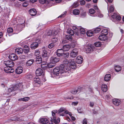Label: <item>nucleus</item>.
Returning a JSON list of instances; mask_svg holds the SVG:
<instances>
[{
	"label": "nucleus",
	"mask_w": 124,
	"mask_h": 124,
	"mask_svg": "<svg viewBox=\"0 0 124 124\" xmlns=\"http://www.w3.org/2000/svg\"><path fill=\"white\" fill-rule=\"evenodd\" d=\"M65 66L63 64H61L59 67H57L53 70V73L54 75L58 76L61 74L63 76H67L69 74V72L66 70H65Z\"/></svg>",
	"instance_id": "1"
},
{
	"label": "nucleus",
	"mask_w": 124,
	"mask_h": 124,
	"mask_svg": "<svg viewBox=\"0 0 124 124\" xmlns=\"http://www.w3.org/2000/svg\"><path fill=\"white\" fill-rule=\"evenodd\" d=\"M66 110L64 108H61L57 112L56 110L53 111L52 112V117H51V119L54 122L55 124H57L60 121V119L59 118H58L56 119V118L55 116V114L57 113L58 114H60L62 112Z\"/></svg>",
	"instance_id": "2"
},
{
	"label": "nucleus",
	"mask_w": 124,
	"mask_h": 124,
	"mask_svg": "<svg viewBox=\"0 0 124 124\" xmlns=\"http://www.w3.org/2000/svg\"><path fill=\"white\" fill-rule=\"evenodd\" d=\"M111 20L114 22L116 23V21H120L121 19V17L117 15L116 13H114L111 16Z\"/></svg>",
	"instance_id": "3"
},
{
	"label": "nucleus",
	"mask_w": 124,
	"mask_h": 124,
	"mask_svg": "<svg viewBox=\"0 0 124 124\" xmlns=\"http://www.w3.org/2000/svg\"><path fill=\"white\" fill-rule=\"evenodd\" d=\"M40 43V39L39 38L36 40V42L32 43L31 45V47L32 49L36 48L38 46V44Z\"/></svg>",
	"instance_id": "4"
},
{
	"label": "nucleus",
	"mask_w": 124,
	"mask_h": 124,
	"mask_svg": "<svg viewBox=\"0 0 124 124\" xmlns=\"http://www.w3.org/2000/svg\"><path fill=\"white\" fill-rule=\"evenodd\" d=\"M78 54V49L74 48L71 51L70 54V56L72 57H76Z\"/></svg>",
	"instance_id": "5"
},
{
	"label": "nucleus",
	"mask_w": 124,
	"mask_h": 124,
	"mask_svg": "<svg viewBox=\"0 0 124 124\" xmlns=\"http://www.w3.org/2000/svg\"><path fill=\"white\" fill-rule=\"evenodd\" d=\"M12 67L6 66L4 68V70L7 73H13L14 72V70Z\"/></svg>",
	"instance_id": "6"
},
{
	"label": "nucleus",
	"mask_w": 124,
	"mask_h": 124,
	"mask_svg": "<svg viewBox=\"0 0 124 124\" xmlns=\"http://www.w3.org/2000/svg\"><path fill=\"white\" fill-rule=\"evenodd\" d=\"M69 63L70 66L71 68L73 69H75L76 68V64L74 60L71 59H70L69 60Z\"/></svg>",
	"instance_id": "7"
},
{
	"label": "nucleus",
	"mask_w": 124,
	"mask_h": 124,
	"mask_svg": "<svg viewBox=\"0 0 124 124\" xmlns=\"http://www.w3.org/2000/svg\"><path fill=\"white\" fill-rule=\"evenodd\" d=\"M39 122L42 124H46L48 122V120L45 117L41 118L39 120Z\"/></svg>",
	"instance_id": "8"
},
{
	"label": "nucleus",
	"mask_w": 124,
	"mask_h": 124,
	"mask_svg": "<svg viewBox=\"0 0 124 124\" xmlns=\"http://www.w3.org/2000/svg\"><path fill=\"white\" fill-rule=\"evenodd\" d=\"M4 64L6 66L13 67L14 66V63L12 60L5 61L4 62Z\"/></svg>",
	"instance_id": "9"
},
{
	"label": "nucleus",
	"mask_w": 124,
	"mask_h": 124,
	"mask_svg": "<svg viewBox=\"0 0 124 124\" xmlns=\"http://www.w3.org/2000/svg\"><path fill=\"white\" fill-rule=\"evenodd\" d=\"M113 103L116 106H118L121 104V101L117 99H114L112 100Z\"/></svg>",
	"instance_id": "10"
},
{
	"label": "nucleus",
	"mask_w": 124,
	"mask_h": 124,
	"mask_svg": "<svg viewBox=\"0 0 124 124\" xmlns=\"http://www.w3.org/2000/svg\"><path fill=\"white\" fill-rule=\"evenodd\" d=\"M9 57L12 61H14L17 59V56L14 53L10 54L9 56Z\"/></svg>",
	"instance_id": "11"
},
{
	"label": "nucleus",
	"mask_w": 124,
	"mask_h": 124,
	"mask_svg": "<svg viewBox=\"0 0 124 124\" xmlns=\"http://www.w3.org/2000/svg\"><path fill=\"white\" fill-rule=\"evenodd\" d=\"M43 73V71L40 68L38 69L36 71V74L37 76H40Z\"/></svg>",
	"instance_id": "12"
},
{
	"label": "nucleus",
	"mask_w": 124,
	"mask_h": 124,
	"mask_svg": "<svg viewBox=\"0 0 124 124\" xmlns=\"http://www.w3.org/2000/svg\"><path fill=\"white\" fill-rule=\"evenodd\" d=\"M50 60L51 62L55 64L56 63L59 61V58L55 57H52L51 58Z\"/></svg>",
	"instance_id": "13"
},
{
	"label": "nucleus",
	"mask_w": 124,
	"mask_h": 124,
	"mask_svg": "<svg viewBox=\"0 0 124 124\" xmlns=\"http://www.w3.org/2000/svg\"><path fill=\"white\" fill-rule=\"evenodd\" d=\"M83 59L82 57L80 56H78L76 59V62L78 64H81L83 62Z\"/></svg>",
	"instance_id": "14"
},
{
	"label": "nucleus",
	"mask_w": 124,
	"mask_h": 124,
	"mask_svg": "<svg viewBox=\"0 0 124 124\" xmlns=\"http://www.w3.org/2000/svg\"><path fill=\"white\" fill-rule=\"evenodd\" d=\"M29 12L30 14L32 16H35L37 13L36 10L34 9H31L29 10Z\"/></svg>",
	"instance_id": "15"
},
{
	"label": "nucleus",
	"mask_w": 124,
	"mask_h": 124,
	"mask_svg": "<svg viewBox=\"0 0 124 124\" xmlns=\"http://www.w3.org/2000/svg\"><path fill=\"white\" fill-rule=\"evenodd\" d=\"M23 71V68L22 67L17 68L15 70V71L17 74H20L22 73Z\"/></svg>",
	"instance_id": "16"
},
{
	"label": "nucleus",
	"mask_w": 124,
	"mask_h": 124,
	"mask_svg": "<svg viewBox=\"0 0 124 124\" xmlns=\"http://www.w3.org/2000/svg\"><path fill=\"white\" fill-rule=\"evenodd\" d=\"M16 22L17 23H18L17 25L19 24L21 25L23 24L24 22V20L21 18H20L19 17H17L16 20L15 22Z\"/></svg>",
	"instance_id": "17"
},
{
	"label": "nucleus",
	"mask_w": 124,
	"mask_h": 124,
	"mask_svg": "<svg viewBox=\"0 0 124 124\" xmlns=\"http://www.w3.org/2000/svg\"><path fill=\"white\" fill-rule=\"evenodd\" d=\"M98 38L100 40H105L108 39L106 35L102 34L99 36Z\"/></svg>",
	"instance_id": "18"
},
{
	"label": "nucleus",
	"mask_w": 124,
	"mask_h": 124,
	"mask_svg": "<svg viewBox=\"0 0 124 124\" xmlns=\"http://www.w3.org/2000/svg\"><path fill=\"white\" fill-rule=\"evenodd\" d=\"M23 52V50L22 48H17L15 50V53L18 54H20L22 53Z\"/></svg>",
	"instance_id": "19"
},
{
	"label": "nucleus",
	"mask_w": 124,
	"mask_h": 124,
	"mask_svg": "<svg viewBox=\"0 0 124 124\" xmlns=\"http://www.w3.org/2000/svg\"><path fill=\"white\" fill-rule=\"evenodd\" d=\"M89 15L91 16L94 17L96 16L95 15H94V14L95 12V11L93 9H90L89 10Z\"/></svg>",
	"instance_id": "20"
},
{
	"label": "nucleus",
	"mask_w": 124,
	"mask_h": 124,
	"mask_svg": "<svg viewBox=\"0 0 124 124\" xmlns=\"http://www.w3.org/2000/svg\"><path fill=\"white\" fill-rule=\"evenodd\" d=\"M36 62L37 64L40 63L42 61V59L40 55H38L36 57Z\"/></svg>",
	"instance_id": "21"
},
{
	"label": "nucleus",
	"mask_w": 124,
	"mask_h": 124,
	"mask_svg": "<svg viewBox=\"0 0 124 124\" xmlns=\"http://www.w3.org/2000/svg\"><path fill=\"white\" fill-rule=\"evenodd\" d=\"M70 48V46L69 45H65L63 46L62 49L64 51H68Z\"/></svg>",
	"instance_id": "22"
},
{
	"label": "nucleus",
	"mask_w": 124,
	"mask_h": 124,
	"mask_svg": "<svg viewBox=\"0 0 124 124\" xmlns=\"http://www.w3.org/2000/svg\"><path fill=\"white\" fill-rule=\"evenodd\" d=\"M111 78V75L110 74H107L104 77V80L106 81H108L110 80Z\"/></svg>",
	"instance_id": "23"
},
{
	"label": "nucleus",
	"mask_w": 124,
	"mask_h": 124,
	"mask_svg": "<svg viewBox=\"0 0 124 124\" xmlns=\"http://www.w3.org/2000/svg\"><path fill=\"white\" fill-rule=\"evenodd\" d=\"M23 52L26 54L28 53L30 51L29 47L25 45L24 46V48L23 50Z\"/></svg>",
	"instance_id": "24"
},
{
	"label": "nucleus",
	"mask_w": 124,
	"mask_h": 124,
	"mask_svg": "<svg viewBox=\"0 0 124 124\" xmlns=\"http://www.w3.org/2000/svg\"><path fill=\"white\" fill-rule=\"evenodd\" d=\"M80 92V89L78 88L73 89L72 90L71 92L73 94H76L77 93H79Z\"/></svg>",
	"instance_id": "25"
},
{
	"label": "nucleus",
	"mask_w": 124,
	"mask_h": 124,
	"mask_svg": "<svg viewBox=\"0 0 124 124\" xmlns=\"http://www.w3.org/2000/svg\"><path fill=\"white\" fill-rule=\"evenodd\" d=\"M34 62L33 59H30L28 60L26 62V64L27 66H30Z\"/></svg>",
	"instance_id": "26"
},
{
	"label": "nucleus",
	"mask_w": 124,
	"mask_h": 124,
	"mask_svg": "<svg viewBox=\"0 0 124 124\" xmlns=\"http://www.w3.org/2000/svg\"><path fill=\"white\" fill-rule=\"evenodd\" d=\"M101 89L103 92H106L107 90V85L105 84H103L101 85Z\"/></svg>",
	"instance_id": "27"
},
{
	"label": "nucleus",
	"mask_w": 124,
	"mask_h": 124,
	"mask_svg": "<svg viewBox=\"0 0 124 124\" xmlns=\"http://www.w3.org/2000/svg\"><path fill=\"white\" fill-rule=\"evenodd\" d=\"M43 53L42 56H43L46 57L47 55V49L44 48L42 49Z\"/></svg>",
	"instance_id": "28"
},
{
	"label": "nucleus",
	"mask_w": 124,
	"mask_h": 124,
	"mask_svg": "<svg viewBox=\"0 0 124 124\" xmlns=\"http://www.w3.org/2000/svg\"><path fill=\"white\" fill-rule=\"evenodd\" d=\"M17 86H14L13 87L9 88L8 89V91L9 92H11L12 91H15L17 90Z\"/></svg>",
	"instance_id": "29"
},
{
	"label": "nucleus",
	"mask_w": 124,
	"mask_h": 124,
	"mask_svg": "<svg viewBox=\"0 0 124 124\" xmlns=\"http://www.w3.org/2000/svg\"><path fill=\"white\" fill-rule=\"evenodd\" d=\"M108 10L109 13H111L113 12L114 9L113 7L112 6H110L109 7H108Z\"/></svg>",
	"instance_id": "30"
},
{
	"label": "nucleus",
	"mask_w": 124,
	"mask_h": 124,
	"mask_svg": "<svg viewBox=\"0 0 124 124\" xmlns=\"http://www.w3.org/2000/svg\"><path fill=\"white\" fill-rule=\"evenodd\" d=\"M30 99V98L28 97H25L24 98L19 99H18L19 101H28Z\"/></svg>",
	"instance_id": "31"
},
{
	"label": "nucleus",
	"mask_w": 124,
	"mask_h": 124,
	"mask_svg": "<svg viewBox=\"0 0 124 124\" xmlns=\"http://www.w3.org/2000/svg\"><path fill=\"white\" fill-rule=\"evenodd\" d=\"M73 13L75 15H78L79 13V11L78 9H75L73 10Z\"/></svg>",
	"instance_id": "32"
},
{
	"label": "nucleus",
	"mask_w": 124,
	"mask_h": 124,
	"mask_svg": "<svg viewBox=\"0 0 124 124\" xmlns=\"http://www.w3.org/2000/svg\"><path fill=\"white\" fill-rule=\"evenodd\" d=\"M80 33L82 34H84L85 33V29L81 27H80Z\"/></svg>",
	"instance_id": "33"
},
{
	"label": "nucleus",
	"mask_w": 124,
	"mask_h": 124,
	"mask_svg": "<svg viewBox=\"0 0 124 124\" xmlns=\"http://www.w3.org/2000/svg\"><path fill=\"white\" fill-rule=\"evenodd\" d=\"M55 65V64L52 63V62L49 63L47 65L48 67L49 68H52L54 67Z\"/></svg>",
	"instance_id": "34"
},
{
	"label": "nucleus",
	"mask_w": 124,
	"mask_h": 124,
	"mask_svg": "<svg viewBox=\"0 0 124 124\" xmlns=\"http://www.w3.org/2000/svg\"><path fill=\"white\" fill-rule=\"evenodd\" d=\"M115 69L116 72H118L121 70V69L120 66L116 65L115 66Z\"/></svg>",
	"instance_id": "35"
},
{
	"label": "nucleus",
	"mask_w": 124,
	"mask_h": 124,
	"mask_svg": "<svg viewBox=\"0 0 124 124\" xmlns=\"http://www.w3.org/2000/svg\"><path fill=\"white\" fill-rule=\"evenodd\" d=\"M86 34L88 36L91 37L93 35V33L91 30H89L87 31Z\"/></svg>",
	"instance_id": "36"
},
{
	"label": "nucleus",
	"mask_w": 124,
	"mask_h": 124,
	"mask_svg": "<svg viewBox=\"0 0 124 124\" xmlns=\"http://www.w3.org/2000/svg\"><path fill=\"white\" fill-rule=\"evenodd\" d=\"M67 33L68 34L71 35H73L74 34V32L73 30L70 29L68 30Z\"/></svg>",
	"instance_id": "37"
},
{
	"label": "nucleus",
	"mask_w": 124,
	"mask_h": 124,
	"mask_svg": "<svg viewBox=\"0 0 124 124\" xmlns=\"http://www.w3.org/2000/svg\"><path fill=\"white\" fill-rule=\"evenodd\" d=\"M102 34L106 35L108 33V31L107 29H103L101 31Z\"/></svg>",
	"instance_id": "38"
},
{
	"label": "nucleus",
	"mask_w": 124,
	"mask_h": 124,
	"mask_svg": "<svg viewBox=\"0 0 124 124\" xmlns=\"http://www.w3.org/2000/svg\"><path fill=\"white\" fill-rule=\"evenodd\" d=\"M101 28L99 27H98L94 29L93 32L95 33L99 32L101 30Z\"/></svg>",
	"instance_id": "39"
},
{
	"label": "nucleus",
	"mask_w": 124,
	"mask_h": 124,
	"mask_svg": "<svg viewBox=\"0 0 124 124\" xmlns=\"http://www.w3.org/2000/svg\"><path fill=\"white\" fill-rule=\"evenodd\" d=\"M92 49L91 47L90 46L87 47L86 51L87 53H89L92 50Z\"/></svg>",
	"instance_id": "40"
},
{
	"label": "nucleus",
	"mask_w": 124,
	"mask_h": 124,
	"mask_svg": "<svg viewBox=\"0 0 124 124\" xmlns=\"http://www.w3.org/2000/svg\"><path fill=\"white\" fill-rule=\"evenodd\" d=\"M34 81L35 82L39 84L40 83V79L38 78H35L34 79Z\"/></svg>",
	"instance_id": "41"
},
{
	"label": "nucleus",
	"mask_w": 124,
	"mask_h": 124,
	"mask_svg": "<svg viewBox=\"0 0 124 124\" xmlns=\"http://www.w3.org/2000/svg\"><path fill=\"white\" fill-rule=\"evenodd\" d=\"M7 32L8 33H11L13 32V30L12 28L9 27L7 29Z\"/></svg>",
	"instance_id": "42"
},
{
	"label": "nucleus",
	"mask_w": 124,
	"mask_h": 124,
	"mask_svg": "<svg viewBox=\"0 0 124 124\" xmlns=\"http://www.w3.org/2000/svg\"><path fill=\"white\" fill-rule=\"evenodd\" d=\"M39 54L40 52L39 50H36L35 51V55L36 56V57L37 56H38V55H39Z\"/></svg>",
	"instance_id": "43"
},
{
	"label": "nucleus",
	"mask_w": 124,
	"mask_h": 124,
	"mask_svg": "<svg viewBox=\"0 0 124 124\" xmlns=\"http://www.w3.org/2000/svg\"><path fill=\"white\" fill-rule=\"evenodd\" d=\"M58 39L56 37H54L52 39V42L53 43H54L57 42Z\"/></svg>",
	"instance_id": "44"
},
{
	"label": "nucleus",
	"mask_w": 124,
	"mask_h": 124,
	"mask_svg": "<svg viewBox=\"0 0 124 124\" xmlns=\"http://www.w3.org/2000/svg\"><path fill=\"white\" fill-rule=\"evenodd\" d=\"M63 64L65 66L64 64L66 65L69 63V60L67 59H65L63 61Z\"/></svg>",
	"instance_id": "45"
},
{
	"label": "nucleus",
	"mask_w": 124,
	"mask_h": 124,
	"mask_svg": "<svg viewBox=\"0 0 124 124\" xmlns=\"http://www.w3.org/2000/svg\"><path fill=\"white\" fill-rule=\"evenodd\" d=\"M79 5V3L77 2H75L72 5V7L76 8Z\"/></svg>",
	"instance_id": "46"
},
{
	"label": "nucleus",
	"mask_w": 124,
	"mask_h": 124,
	"mask_svg": "<svg viewBox=\"0 0 124 124\" xmlns=\"http://www.w3.org/2000/svg\"><path fill=\"white\" fill-rule=\"evenodd\" d=\"M32 75L30 74H29L28 75H26L25 76V78H26L29 79H31L32 78Z\"/></svg>",
	"instance_id": "47"
},
{
	"label": "nucleus",
	"mask_w": 124,
	"mask_h": 124,
	"mask_svg": "<svg viewBox=\"0 0 124 124\" xmlns=\"http://www.w3.org/2000/svg\"><path fill=\"white\" fill-rule=\"evenodd\" d=\"M57 52L58 53H62V54L63 53V52L64 50H63V49L62 48H61L60 49H58L57 50Z\"/></svg>",
	"instance_id": "48"
},
{
	"label": "nucleus",
	"mask_w": 124,
	"mask_h": 124,
	"mask_svg": "<svg viewBox=\"0 0 124 124\" xmlns=\"http://www.w3.org/2000/svg\"><path fill=\"white\" fill-rule=\"evenodd\" d=\"M47 65L46 64H41V68L44 69H46L47 67Z\"/></svg>",
	"instance_id": "49"
},
{
	"label": "nucleus",
	"mask_w": 124,
	"mask_h": 124,
	"mask_svg": "<svg viewBox=\"0 0 124 124\" xmlns=\"http://www.w3.org/2000/svg\"><path fill=\"white\" fill-rule=\"evenodd\" d=\"M95 46L96 47H99L101 45V43L99 42H96L94 43Z\"/></svg>",
	"instance_id": "50"
},
{
	"label": "nucleus",
	"mask_w": 124,
	"mask_h": 124,
	"mask_svg": "<svg viewBox=\"0 0 124 124\" xmlns=\"http://www.w3.org/2000/svg\"><path fill=\"white\" fill-rule=\"evenodd\" d=\"M69 54L68 52H67L66 53H63V56H64L65 57L67 58L69 57Z\"/></svg>",
	"instance_id": "51"
},
{
	"label": "nucleus",
	"mask_w": 124,
	"mask_h": 124,
	"mask_svg": "<svg viewBox=\"0 0 124 124\" xmlns=\"http://www.w3.org/2000/svg\"><path fill=\"white\" fill-rule=\"evenodd\" d=\"M54 46V45L53 43H51L49 45L48 47L49 48L51 49L53 48Z\"/></svg>",
	"instance_id": "52"
},
{
	"label": "nucleus",
	"mask_w": 124,
	"mask_h": 124,
	"mask_svg": "<svg viewBox=\"0 0 124 124\" xmlns=\"http://www.w3.org/2000/svg\"><path fill=\"white\" fill-rule=\"evenodd\" d=\"M53 33L52 32V31H48L47 34V35L48 36H51L52 35H53Z\"/></svg>",
	"instance_id": "53"
},
{
	"label": "nucleus",
	"mask_w": 124,
	"mask_h": 124,
	"mask_svg": "<svg viewBox=\"0 0 124 124\" xmlns=\"http://www.w3.org/2000/svg\"><path fill=\"white\" fill-rule=\"evenodd\" d=\"M20 58L21 59H22L23 60L26 58V56L23 55H21L20 56Z\"/></svg>",
	"instance_id": "54"
},
{
	"label": "nucleus",
	"mask_w": 124,
	"mask_h": 124,
	"mask_svg": "<svg viewBox=\"0 0 124 124\" xmlns=\"http://www.w3.org/2000/svg\"><path fill=\"white\" fill-rule=\"evenodd\" d=\"M28 5V2H24L23 4V7H26Z\"/></svg>",
	"instance_id": "55"
},
{
	"label": "nucleus",
	"mask_w": 124,
	"mask_h": 124,
	"mask_svg": "<svg viewBox=\"0 0 124 124\" xmlns=\"http://www.w3.org/2000/svg\"><path fill=\"white\" fill-rule=\"evenodd\" d=\"M39 2L41 4H44L46 1V0H39Z\"/></svg>",
	"instance_id": "56"
},
{
	"label": "nucleus",
	"mask_w": 124,
	"mask_h": 124,
	"mask_svg": "<svg viewBox=\"0 0 124 124\" xmlns=\"http://www.w3.org/2000/svg\"><path fill=\"white\" fill-rule=\"evenodd\" d=\"M94 8L96 10H97L96 11L98 12H100V10L98 9V7L96 5H95L94 7Z\"/></svg>",
	"instance_id": "57"
},
{
	"label": "nucleus",
	"mask_w": 124,
	"mask_h": 124,
	"mask_svg": "<svg viewBox=\"0 0 124 124\" xmlns=\"http://www.w3.org/2000/svg\"><path fill=\"white\" fill-rule=\"evenodd\" d=\"M80 4L81 5H83L85 4V0H83L80 1Z\"/></svg>",
	"instance_id": "58"
},
{
	"label": "nucleus",
	"mask_w": 124,
	"mask_h": 124,
	"mask_svg": "<svg viewBox=\"0 0 124 124\" xmlns=\"http://www.w3.org/2000/svg\"><path fill=\"white\" fill-rule=\"evenodd\" d=\"M83 124H87V121L86 119V118H85L83 121Z\"/></svg>",
	"instance_id": "59"
},
{
	"label": "nucleus",
	"mask_w": 124,
	"mask_h": 124,
	"mask_svg": "<svg viewBox=\"0 0 124 124\" xmlns=\"http://www.w3.org/2000/svg\"><path fill=\"white\" fill-rule=\"evenodd\" d=\"M52 32L53 33V35H56L57 34V32L56 31H55L54 30H53L52 31Z\"/></svg>",
	"instance_id": "60"
},
{
	"label": "nucleus",
	"mask_w": 124,
	"mask_h": 124,
	"mask_svg": "<svg viewBox=\"0 0 124 124\" xmlns=\"http://www.w3.org/2000/svg\"><path fill=\"white\" fill-rule=\"evenodd\" d=\"M56 54L58 56H61L63 55V54H62V53H58L57 52L56 53Z\"/></svg>",
	"instance_id": "61"
},
{
	"label": "nucleus",
	"mask_w": 124,
	"mask_h": 124,
	"mask_svg": "<svg viewBox=\"0 0 124 124\" xmlns=\"http://www.w3.org/2000/svg\"><path fill=\"white\" fill-rule=\"evenodd\" d=\"M78 102H73L72 103V105L74 106H76L78 104Z\"/></svg>",
	"instance_id": "62"
},
{
	"label": "nucleus",
	"mask_w": 124,
	"mask_h": 124,
	"mask_svg": "<svg viewBox=\"0 0 124 124\" xmlns=\"http://www.w3.org/2000/svg\"><path fill=\"white\" fill-rule=\"evenodd\" d=\"M99 13L98 14V16L100 18L102 17L103 16V15L101 14L100 13L98 12Z\"/></svg>",
	"instance_id": "63"
},
{
	"label": "nucleus",
	"mask_w": 124,
	"mask_h": 124,
	"mask_svg": "<svg viewBox=\"0 0 124 124\" xmlns=\"http://www.w3.org/2000/svg\"><path fill=\"white\" fill-rule=\"evenodd\" d=\"M94 103L93 102H90V106L91 107H93L94 105Z\"/></svg>",
	"instance_id": "64"
}]
</instances>
